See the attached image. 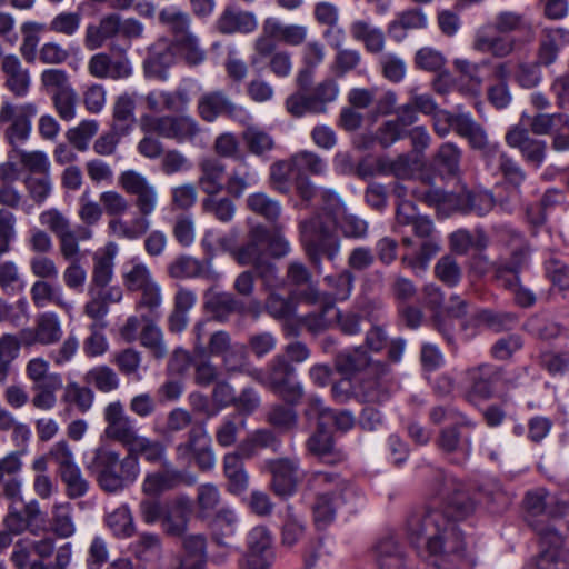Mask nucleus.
I'll list each match as a JSON object with an SVG mask.
<instances>
[{"label":"nucleus","instance_id":"1","mask_svg":"<svg viewBox=\"0 0 569 569\" xmlns=\"http://www.w3.org/2000/svg\"><path fill=\"white\" fill-rule=\"evenodd\" d=\"M438 493L446 501V510L425 508L413 511L407 520V535L419 552L431 559L438 569H456L466 556V541L458 520L471 515L476 501L456 479L437 471Z\"/></svg>","mask_w":569,"mask_h":569},{"label":"nucleus","instance_id":"2","mask_svg":"<svg viewBox=\"0 0 569 569\" xmlns=\"http://www.w3.org/2000/svg\"><path fill=\"white\" fill-rule=\"evenodd\" d=\"M118 184L126 193L133 197V206L139 216L130 221L113 219L109 222L112 232L128 240H137L144 236L150 227L149 217L156 211L158 206V191L146 176L136 170H126L120 173Z\"/></svg>","mask_w":569,"mask_h":569},{"label":"nucleus","instance_id":"3","mask_svg":"<svg viewBox=\"0 0 569 569\" xmlns=\"http://www.w3.org/2000/svg\"><path fill=\"white\" fill-rule=\"evenodd\" d=\"M84 467L98 486L108 493H117L131 486L140 473L134 455L120 453L107 446H99L86 456Z\"/></svg>","mask_w":569,"mask_h":569},{"label":"nucleus","instance_id":"4","mask_svg":"<svg viewBox=\"0 0 569 569\" xmlns=\"http://www.w3.org/2000/svg\"><path fill=\"white\" fill-rule=\"evenodd\" d=\"M305 252L318 273H322V260L335 262L341 251V239L331 214L319 213L299 223Z\"/></svg>","mask_w":569,"mask_h":569},{"label":"nucleus","instance_id":"5","mask_svg":"<svg viewBox=\"0 0 569 569\" xmlns=\"http://www.w3.org/2000/svg\"><path fill=\"white\" fill-rule=\"evenodd\" d=\"M140 127L144 133H156L178 143L191 142L200 132L198 121L188 114H144L140 118Z\"/></svg>","mask_w":569,"mask_h":569},{"label":"nucleus","instance_id":"6","mask_svg":"<svg viewBox=\"0 0 569 569\" xmlns=\"http://www.w3.org/2000/svg\"><path fill=\"white\" fill-rule=\"evenodd\" d=\"M532 529L540 538V552L530 569H569V550L565 547L557 527L541 526L531 521Z\"/></svg>","mask_w":569,"mask_h":569},{"label":"nucleus","instance_id":"7","mask_svg":"<svg viewBox=\"0 0 569 569\" xmlns=\"http://www.w3.org/2000/svg\"><path fill=\"white\" fill-rule=\"evenodd\" d=\"M267 368L268 388L288 405H298L303 397V388L295 380L293 365L284 356H276L268 362Z\"/></svg>","mask_w":569,"mask_h":569},{"label":"nucleus","instance_id":"8","mask_svg":"<svg viewBox=\"0 0 569 569\" xmlns=\"http://www.w3.org/2000/svg\"><path fill=\"white\" fill-rule=\"evenodd\" d=\"M34 103L20 106L3 101L0 107V123H10L4 131V138L9 144L16 147L28 140L31 132V120L37 114Z\"/></svg>","mask_w":569,"mask_h":569},{"label":"nucleus","instance_id":"9","mask_svg":"<svg viewBox=\"0 0 569 569\" xmlns=\"http://www.w3.org/2000/svg\"><path fill=\"white\" fill-rule=\"evenodd\" d=\"M197 477L187 470L178 469L169 460L161 468L147 473L142 482V491L151 497H159L164 492L174 490L181 486H192Z\"/></svg>","mask_w":569,"mask_h":569},{"label":"nucleus","instance_id":"10","mask_svg":"<svg viewBox=\"0 0 569 569\" xmlns=\"http://www.w3.org/2000/svg\"><path fill=\"white\" fill-rule=\"evenodd\" d=\"M307 486L317 493L329 492V496L340 497L341 503H345L350 511L356 509L361 498L360 490L336 472L315 471L309 476Z\"/></svg>","mask_w":569,"mask_h":569},{"label":"nucleus","instance_id":"11","mask_svg":"<svg viewBox=\"0 0 569 569\" xmlns=\"http://www.w3.org/2000/svg\"><path fill=\"white\" fill-rule=\"evenodd\" d=\"M466 379L469 385V393L483 400L493 397L497 385L501 381L509 387L516 386L510 379L505 378L502 367L490 362H483L468 368L466 370Z\"/></svg>","mask_w":569,"mask_h":569},{"label":"nucleus","instance_id":"12","mask_svg":"<svg viewBox=\"0 0 569 569\" xmlns=\"http://www.w3.org/2000/svg\"><path fill=\"white\" fill-rule=\"evenodd\" d=\"M103 419L107 423L104 429L106 437L121 443L127 449L140 436L137 421L126 412L123 405L119 400L106 406Z\"/></svg>","mask_w":569,"mask_h":569},{"label":"nucleus","instance_id":"13","mask_svg":"<svg viewBox=\"0 0 569 569\" xmlns=\"http://www.w3.org/2000/svg\"><path fill=\"white\" fill-rule=\"evenodd\" d=\"M263 468L271 475L270 489L281 498L288 499L298 490L299 461L291 458H277L264 461Z\"/></svg>","mask_w":569,"mask_h":569},{"label":"nucleus","instance_id":"14","mask_svg":"<svg viewBox=\"0 0 569 569\" xmlns=\"http://www.w3.org/2000/svg\"><path fill=\"white\" fill-rule=\"evenodd\" d=\"M356 396L365 402L382 403L390 398L391 380L386 365L370 366L361 373L356 387Z\"/></svg>","mask_w":569,"mask_h":569},{"label":"nucleus","instance_id":"15","mask_svg":"<svg viewBox=\"0 0 569 569\" xmlns=\"http://www.w3.org/2000/svg\"><path fill=\"white\" fill-rule=\"evenodd\" d=\"M197 112L206 122H213L219 117L242 120L248 116L246 109L234 103L222 90H213L203 93L198 99Z\"/></svg>","mask_w":569,"mask_h":569},{"label":"nucleus","instance_id":"16","mask_svg":"<svg viewBox=\"0 0 569 569\" xmlns=\"http://www.w3.org/2000/svg\"><path fill=\"white\" fill-rule=\"evenodd\" d=\"M286 282L292 287L291 296L297 300L309 305H317L320 301V291L313 281L310 269L299 260L288 263L286 270Z\"/></svg>","mask_w":569,"mask_h":569},{"label":"nucleus","instance_id":"17","mask_svg":"<svg viewBox=\"0 0 569 569\" xmlns=\"http://www.w3.org/2000/svg\"><path fill=\"white\" fill-rule=\"evenodd\" d=\"M506 143L518 149L522 159L533 168L538 169L546 159L547 143L545 140L531 137L528 129L520 126L510 128L506 133Z\"/></svg>","mask_w":569,"mask_h":569},{"label":"nucleus","instance_id":"18","mask_svg":"<svg viewBox=\"0 0 569 569\" xmlns=\"http://www.w3.org/2000/svg\"><path fill=\"white\" fill-rule=\"evenodd\" d=\"M466 425H450L439 431L436 443L438 448L449 457L455 465H463L472 451L471 437L462 435L461 429Z\"/></svg>","mask_w":569,"mask_h":569},{"label":"nucleus","instance_id":"19","mask_svg":"<svg viewBox=\"0 0 569 569\" xmlns=\"http://www.w3.org/2000/svg\"><path fill=\"white\" fill-rule=\"evenodd\" d=\"M323 38L327 39L331 48L336 50L335 58L330 64V70L335 77L343 78L346 74L357 70L361 64L362 56L359 50L342 48L345 38L342 28L325 30Z\"/></svg>","mask_w":569,"mask_h":569},{"label":"nucleus","instance_id":"20","mask_svg":"<svg viewBox=\"0 0 569 569\" xmlns=\"http://www.w3.org/2000/svg\"><path fill=\"white\" fill-rule=\"evenodd\" d=\"M274 559L272 536L264 526L252 528L247 536V552L243 560L253 568L270 569Z\"/></svg>","mask_w":569,"mask_h":569},{"label":"nucleus","instance_id":"21","mask_svg":"<svg viewBox=\"0 0 569 569\" xmlns=\"http://www.w3.org/2000/svg\"><path fill=\"white\" fill-rule=\"evenodd\" d=\"M192 513V503L187 496L167 502L160 522L162 531L169 537H182L188 531Z\"/></svg>","mask_w":569,"mask_h":569},{"label":"nucleus","instance_id":"22","mask_svg":"<svg viewBox=\"0 0 569 569\" xmlns=\"http://www.w3.org/2000/svg\"><path fill=\"white\" fill-rule=\"evenodd\" d=\"M267 242L268 228L258 223L248 231L246 242L231 249L230 254L240 266H253L266 260Z\"/></svg>","mask_w":569,"mask_h":569},{"label":"nucleus","instance_id":"23","mask_svg":"<svg viewBox=\"0 0 569 569\" xmlns=\"http://www.w3.org/2000/svg\"><path fill=\"white\" fill-rule=\"evenodd\" d=\"M396 224L399 232L400 228L411 227L413 234L421 239L436 238V229L432 220L418 213L417 207L411 201H401L396 210Z\"/></svg>","mask_w":569,"mask_h":569},{"label":"nucleus","instance_id":"24","mask_svg":"<svg viewBox=\"0 0 569 569\" xmlns=\"http://www.w3.org/2000/svg\"><path fill=\"white\" fill-rule=\"evenodd\" d=\"M506 232L510 234L513 248L510 258L496 267L498 280L513 278V276L519 277L520 271L528 264L531 252L529 244L523 240L520 232L509 228L506 229Z\"/></svg>","mask_w":569,"mask_h":569},{"label":"nucleus","instance_id":"25","mask_svg":"<svg viewBox=\"0 0 569 569\" xmlns=\"http://www.w3.org/2000/svg\"><path fill=\"white\" fill-rule=\"evenodd\" d=\"M203 298L206 311L219 322H227L234 313L246 312V305L231 292L209 289Z\"/></svg>","mask_w":569,"mask_h":569},{"label":"nucleus","instance_id":"26","mask_svg":"<svg viewBox=\"0 0 569 569\" xmlns=\"http://www.w3.org/2000/svg\"><path fill=\"white\" fill-rule=\"evenodd\" d=\"M375 561L379 569H406V548L393 536L379 539L373 546Z\"/></svg>","mask_w":569,"mask_h":569},{"label":"nucleus","instance_id":"27","mask_svg":"<svg viewBox=\"0 0 569 569\" xmlns=\"http://www.w3.org/2000/svg\"><path fill=\"white\" fill-rule=\"evenodd\" d=\"M120 14L116 12L103 16L98 23H89L86 28L83 44L94 51L102 48L107 41L119 36Z\"/></svg>","mask_w":569,"mask_h":569},{"label":"nucleus","instance_id":"28","mask_svg":"<svg viewBox=\"0 0 569 569\" xmlns=\"http://www.w3.org/2000/svg\"><path fill=\"white\" fill-rule=\"evenodd\" d=\"M455 132L468 140L472 149L479 150L485 157L496 143L488 139L483 127L478 123L469 112H458Z\"/></svg>","mask_w":569,"mask_h":569},{"label":"nucleus","instance_id":"29","mask_svg":"<svg viewBox=\"0 0 569 569\" xmlns=\"http://www.w3.org/2000/svg\"><path fill=\"white\" fill-rule=\"evenodd\" d=\"M216 28L222 34L251 33L258 28V21L252 12L226 7L216 21Z\"/></svg>","mask_w":569,"mask_h":569},{"label":"nucleus","instance_id":"30","mask_svg":"<svg viewBox=\"0 0 569 569\" xmlns=\"http://www.w3.org/2000/svg\"><path fill=\"white\" fill-rule=\"evenodd\" d=\"M89 300L84 305V312L92 319H101L107 316L109 305L118 303L122 299V289L119 286L88 288Z\"/></svg>","mask_w":569,"mask_h":569},{"label":"nucleus","instance_id":"31","mask_svg":"<svg viewBox=\"0 0 569 569\" xmlns=\"http://www.w3.org/2000/svg\"><path fill=\"white\" fill-rule=\"evenodd\" d=\"M181 539L182 557L178 569H204L207 562V538L202 533L187 532Z\"/></svg>","mask_w":569,"mask_h":569},{"label":"nucleus","instance_id":"32","mask_svg":"<svg viewBox=\"0 0 569 569\" xmlns=\"http://www.w3.org/2000/svg\"><path fill=\"white\" fill-rule=\"evenodd\" d=\"M517 39L506 34H489L479 30L473 39L472 48L481 53H490L492 57L503 59L513 53Z\"/></svg>","mask_w":569,"mask_h":569},{"label":"nucleus","instance_id":"33","mask_svg":"<svg viewBox=\"0 0 569 569\" xmlns=\"http://www.w3.org/2000/svg\"><path fill=\"white\" fill-rule=\"evenodd\" d=\"M493 28L497 32L508 34L518 32L522 36L525 42L535 38V28L532 20L526 13H519L511 10H503L496 14Z\"/></svg>","mask_w":569,"mask_h":569},{"label":"nucleus","instance_id":"34","mask_svg":"<svg viewBox=\"0 0 569 569\" xmlns=\"http://www.w3.org/2000/svg\"><path fill=\"white\" fill-rule=\"evenodd\" d=\"M487 163H496L498 171L502 174L505 180L515 189H520L525 182L527 174L521 166L507 152L500 150L498 143L492 147L485 157Z\"/></svg>","mask_w":569,"mask_h":569},{"label":"nucleus","instance_id":"35","mask_svg":"<svg viewBox=\"0 0 569 569\" xmlns=\"http://www.w3.org/2000/svg\"><path fill=\"white\" fill-rule=\"evenodd\" d=\"M258 182V172L248 163L246 156H241L238 164L232 168L228 176L226 190L229 196L239 199L247 189L256 187Z\"/></svg>","mask_w":569,"mask_h":569},{"label":"nucleus","instance_id":"36","mask_svg":"<svg viewBox=\"0 0 569 569\" xmlns=\"http://www.w3.org/2000/svg\"><path fill=\"white\" fill-rule=\"evenodd\" d=\"M567 44H569V31L562 28L546 29L540 39L536 62L545 67L551 66Z\"/></svg>","mask_w":569,"mask_h":569},{"label":"nucleus","instance_id":"37","mask_svg":"<svg viewBox=\"0 0 569 569\" xmlns=\"http://www.w3.org/2000/svg\"><path fill=\"white\" fill-rule=\"evenodd\" d=\"M198 184L207 196L219 194L226 184L223 178L226 174V164L217 158H204L199 162Z\"/></svg>","mask_w":569,"mask_h":569},{"label":"nucleus","instance_id":"38","mask_svg":"<svg viewBox=\"0 0 569 569\" xmlns=\"http://www.w3.org/2000/svg\"><path fill=\"white\" fill-rule=\"evenodd\" d=\"M306 416L309 419L317 418L318 420L326 421V425L332 421L337 429L341 431L350 430L356 422L355 416L350 411H333L325 406L321 398L315 396L310 397L308 400Z\"/></svg>","mask_w":569,"mask_h":569},{"label":"nucleus","instance_id":"39","mask_svg":"<svg viewBox=\"0 0 569 569\" xmlns=\"http://www.w3.org/2000/svg\"><path fill=\"white\" fill-rule=\"evenodd\" d=\"M168 273L173 279L204 278L213 279L211 262L206 263L190 256H180L168 266Z\"/></svg>","mask_w":569,"mask_h":569},{"label":"nucleus","instance_id":"40","mask_svg":"<svg viewBox=\"0 0 569 569\" xmlns=\"http://www.w3.org/2000/svg\"><path fill=\"white\" fill-rule=\"evenodd\" d=\"M1 69L4 72L6 87L19 98L26 97L30 88V74L23 69L19 58L8 54L2 59Z\"/></svg>","mask_w":569,"mask_h":569},{"label":"nucleus","instance_id":"41","mask_svg":"<svg viewBox=\"0 0 569 569\" xmlns=\"http://www.w3.org/2000/svg\"><path fill=\"white\" fill-rule=\"evenodd\" d=\"M30 296L37 308L42 309L49 305H54L67 312L72 309V305L63 296L62 288L46 280L33 282L30 288Z\"/></svg>","mask_w":569,"mask_h":569},{"label":"nucleus","instance_id":"42","mask_svg":"<svg viewBox=\"0 0 569 569\" xmlns=\"http://www.w3.org/2000/svg\"><path fill=\"white\" fill-rule=\"evenodd\" d=\"M158 21L173 37L172 41L192 33L190 14L179 7L170 6L161 9Z\"/></svg>","mask_w":569,"mask_h":569},{"label":"nucleus","instance_id":"43","mask_svg":"<svg viewBox=\"0 0 569 569\" xmlns=\"http://www.w3.org/2000/svg\"><path fill=\"white\" fill-rule=\"evenodd\" d=\"M266 31L277 36V40L290 47L302 46L308 38V28L302 24H284L277 18L266 19Z\"/></svg>","mask_w":569,"mask_h":569},{"label":"nucleus","instance_id":"44","mask_svg":"<svg viewBox=\"0 0 569 569\" xmlns=\"http://www.w3.org/2000/svg\"><path fill=\"white\" fill-rule=\"evenodd\" d=\"M129 455H134L139 460L142 457L149 463L163 465L169 461L166 445L158 439L139 436L128 448Z\"/></svg>","mask_w":569,"mask_h":569},{"label":"nucleus","instance_id":"45","mask_svg":"<svg viewBox=\"0 0 569 569\" xmlns=\"http://www.w3.org/2000/svg\"><path fill=\"white\" fill-rule=\"evenodd\" d=\"M246 206L248 210L263 218L267 222L276 226L282 213V206L266 192H254L247 197Z\"/></svg>","mask_w":569,"mask_h":569},{"label":"nucleus","instance_id":"46","mask_svg":"<svg viewBox=\"0 0 569 569\" xmlns=\"http://www.w3.org/2000/svg\"><path fill=\"white\" fill-rule=\"evenodd\" d=\"M136 99L129 93L119 96L112 109V126L120 133L128 134L136 123Z\"/></svg>","mask_w":569,"mask_h":569},{"label":"nucleus","instance_id":"47","mask_svg":"<svg viewBox=\"0 0 569 569\" xmlns=\"http://www.w3.org/2000/svg\"><path fill=\"white\" fill-rule=\"evenodd\" d=\"M495 197L489 191H463L457 198L458 209L466 213H475L483 217L495 207Z\"/></svg>","mask_w":569,"mask_h":569},{"label":"nucleus","instance_id":"48","mask_svg":"<svg viewBox=\"0 0 569 569\" xmlns=\"http://www.w3.org/2000/svg\"><path fill=\"white\" fill-rule=\"evenodd\" d=\"M223 472L228 479V490L231 493L239 495L248 488L249 476L238 453H227L223 457Z\"/></svg>","mask_w":569,"mask_h":569},{"label":"nucleus","instance_id":"49","mask_svg":"<svg viewBox=\"0 0 569 569\" xmlns=\"http://www.w3.org/2000/svg\"><path fill=\"white\" fill-rule=\"evenodd\" d=\"M376 365H379V362H376ZM370 366H375V363L370 361L362 347L355 348L352 351H342L336 357V368L345 376L367 372Z\"/></svg>","mask_w":569,"mask_h":569},{"label":"nucleus","instance_id":"50","mask_svg":"<svg viewBox=\"0 0 569 569\" xmlns=\"http://www.w3.org/2000/svg\"><path fill=\"white\" fill-rule=\"evenodd\" d=\"M547 491L542 488L530 491L526 495L525 505L528 511L527 521H539L541 526L556 527L549 523V499Z\"/></svg>","mask_w":569,"mask_h":569},{"label":"nucleus","instance_id":"51","mask_svg":"<svg viewBox=\"0 0 569 569\" xmlns=\"http://www.w3.org/2000/svg\"><path fill=\"white\" fill-rule=\"evenodd\" d=\"M92 237V231L86 226H77L71 228L62 234L58 236L59 250L66 260H77L79 258L80 248L79 241L89 240Z\"/></svg>","mask_w":569,"mask_h":569},{"label":"nucleus","instance_id":"52","mask_svg":"<svg viewBox=\"0 0 569 569\" xmlns=\"http://www.w3.org/2000/svg\"><path fill=\"white\" fill-rule=\"evenodd\" d=\"M307 93L313 107V114H322L327 112L328 104L337 100L339 84L335 79L326 78Z\"/></svg>","mask_w":569,"mask_h":569},{"label":"nucleus","instance_id":"53","mask_svg":"<svg viewBox=\"0 0 569 569\" xmlns=\"http://www.w3.org/2000/svg\"><path fill=\"white\" fill-rule=\"evenodd\" d=\"M461 150L451 142L440 146L435 157V167L445 177H456L460 171Z\"/></svg>","mask_w":569,"mask_h":569},{"label":"nucleus","instance_id":"54","mask_svg":"<svg viewBox=\"0 0 569 569\" xmlns=\"http://www.w3.org/2000/svg\"><path fill=\"white\" fill-rule=\"evenodd\" d=\"M346 506L341 503L340 497L329 496V492H318L312 505V515L318 528H325L331 523L336 517L337 508Z\"/></svg>","mask_w":569,"mask_h":569},{"label":"nucleus","instance_id":"55","mask_svg":"<svg viewBox=\"0 0 569 569\" xmlns=\"http://www.w3.org/2000/svg\"><path fill=\"white\" fill-rule=\"evenodd\" d=\"M173 62L171 49L167 46L154 44L149 49L148 58L144 60V72L149 77L164 79L166 69Z\"/></svg>","mask_w":569,"mask_h":569},{"label":"nucleus","instance_id":"56","mask_svg":"<svg viewBox=\"0 0 569 569\" xmlns=\"http://www.w3.org/2000/svg\"><path fill=\"white\" fill-rule=\"evenodd\" d=\"M21 348L20 339L11 333L0 337V385H4L12 372V363L18 358Z\"/></svg>","mask_w":569,"mask_h":569},{"label":"nucleus","instance_id":"57","mask_svg":"<svg viewBox=\"0 0 569 569\" xmlns=\"http://www.w3.org/2000/svg\"><path fill=\"white\" fill-rule=\"evenodd\" d=\"M87 385L93 386L103 393L114 391L120 386L117 372L106 365H100L88 370L83 377Z\"/></svg>","mask_w":569,"mask_h":569},{"label":"nucleus","instance_id":"58","mask_svg":"<svg viewBox=\"0 0 569 569\" xmlns=\"http://www.w3.org/2000/svg\"><path fill=\"white\" fill-rule=\"evenodd\" d=\"M326 421L318 420L317 431L308 439V449L319 456L325 462L333 463L340 457L333 456V440L330 432L326 429Z\"/></svg>","mask_w":569,"mask_h":569},{"label":"nucleus","instance_id":"59","mask_svg":"<svg viewBox=\"0 0 569 569\" xmlns=\"http://www.w3.org/2000/svg\"><path fill=\"white\" fill-rule=\"evenodd\" d=\"M173 48L190 67L201 64L207 57L206 50L200 46L198 37L193 33L187 34L183 38H177L172 41Z\"/></svg>","mask_w":569,"mask_h":569},{"label":"nucleus","instance_id":"60","mask_svg":"<svg viewBox=\"0 0 569 569\" xmlns=\"http://www.w3.org/2000/svg\"><path fill=\"white\" fill-rule=\"evenodd\" d=\"M62 329L54 312H43L36 320V337L40 345H53L60 340Z\"/></svg>","mask_w":569,"mask_h":569},{"label":"nucleus","instance_id":"61","mask_svg":"<svg viewBox=\"0 0 569 569\" xmlns=\"http://www.w3.org/2000/svg\"><path fill=\"white\" fill-rule=\"evenodd\" d=\"M242 140L248 151L254 156L263 157L274 148L273 138L256 126H249L243 130Z\"/></svg>","mask_w":569,"mask_h":569},{"label":"nucleus","instance_id":"62","mask_svg":"<svg viewBox=\"0 0 569 569\" xmlns=\"http://www.w3.org/2000/svg\"><path fill=\"white\" fill-rule=\"evenodd\" d=\"M295 171L291 157L288 160L273 162L269 171L270 187L278 193L288 194L291 191V176Z\"/></svg>","mask_w":569,"mask_h":569},{"label":"nucleus","instance_id":"63","mask_svg":"<svg viewBox=\"0 0 569 569\" xmlns=\"http://www.w3.org/2000/svg\"><path fill=\"white\" fill-rule=\"evenodd\" d=\"M331 222L346 239L363 240L368 237V222L356 214L343 213L340 218L331 217Z\"/></svg>","mask_w":569,"mask_h":569},{"label":"nucleus","instance_id":"64","mask_svg":"<svg viewBox=\"0 0 569 569\" xmlns=\"http://www.w3.org/2000/svg\"><path fill=\"white\" fill-rule=\"evenodd\" d=\"M546 276L559 289L563 298H569V267L557 254H550L545 261Z\"/></svg>","mask_w":569,"mask_h":569}]
</instances>
